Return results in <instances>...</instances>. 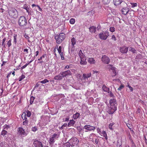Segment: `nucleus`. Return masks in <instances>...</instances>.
<instances>
[{
	"label": "nucleus",
	"mask_w": 147,
	"mask_h": 147,
	"mask_svg": "<svg viewBox=\"0 0 147 147\" xmlns=\"http://www.w3.org/2000/svg\"><path fill=\"white\" fill-rule=\"evenodd\" d=\"M11 39H10L9 40L7 41L6 45L7 46V47L9 48L10 47L11 45Z\"/></svg>",
	"instance_id": "obj_30"
},
{
	"label": "nucleus",
	"mask_w": 147,
	"mask_h": 147,
	"mask_svg": "<svg viewBox=\"0 0 147 147\" xmlns=\"http://www.w3.org/2000/svg\"><path fill=\"white\" fill-rule=\"evenodd\" d=\"M92 136L94 137L95 136V134L93 133L90 134L89 137V139H90L93 142L94 141V140H93V139L91 137Z\"/></svg>",
	"instance_id": "obj_42"
},
{
	"label": "nucleus",
	"mask_w": 147,
	"mask_h": 147,
	"mask_svg": "<svg viewBox=\"0 0 147 147\" xmlns=\"http://www.w3.org/2000/svg\"><path fill=\"white\" fill-rule=\"evenodd\" d=\"M28 65V63H26L25 65L21 67V69H23L25 68L26 67V66Z\"/></svg>",
	"instance_id": "obj_57"
},
{
	"label": "nucleus",
	"mask_w": 147,
	"mask_h": 147,
	"mask_svg": "<svg viewBox=\"0 0 147 147\" xmlns=\"http://www.w3.org/2000/svg\"><path fill=\"white\" fill-rule=\"evenodd\" d=\"M88 62L90 64H94L95 63V61L93 58H89L88 59Z\"/></svg>",
	"instance_id": "obj_24"
},
{
	"label": "nucleus",
	"mask_w": 147,
	"mask_h": 147,
	"mask_svg": "<svg viewBox=\"0 0 147 147\" xmlns=\"http://www.w3.org/2000/svg\"><path fill=\"white\" fill-rule=\"evenodd\" d=\"M109 96L111 97L114 98L115 97V96L112 93L111 91L109 92Z\"/></svg>",
	"instance_id": "obj_49"
},
{
	"label": "nucleus",
	"mask_w": 147,
	"mask_h": 147,
	"mask_svg": "<svg viewBox=\"0 0 147 147\" xmlns=\"http://www.w3.org/2000/svg\"><path fill=\"white\" fill-rule=\"evenodd\" d=\"M33 144L35 147H43L41 142L36 139L34 141Z\"/></svg>",
	"instance_id": "obj_12"
},
{
	"label": "nucleus",
	"mask_w": 147,
	"mask_h": 147,
	"mask_svg": "<svg viewBox=\"0 0 147 147\" xmlns=\"http://www.w3.org/2000/svg\"><path fill=\"white\" fill-rule=\"evenodd\" d=\"M6 40V38H5L2 40V45L3 46L4 48H5V42Z\"/></svg>",
	"instance_id": "obj_36"
},
{
	"label": "nucleus",
	"mask_w": 147,
	"mask_h": 147,
	"mask_svg": "<svg viewBox=\"0 0 147 147\" xmlns=\"http://www.w3.org/2000/svg\"><path fill=\"white\" fill-rule=\"evenodd\" d=\"M46 55L44 54L40 58H39L38 59V61H40L43 58H45V56H46Z\"/></svg>",
	"instance_id": "obj_50"
},
{
	"label": "nucleus",
	"mask_w": 147,
	"mask_h": 147,
	"mask_svg": "<svg viewBox=\"0 0 147 147\" xmlns=\"http://www.w3.org/2000/svg\"><path fill=\"white\" fill-rule=\"evenodd\" d=\"M34 99L35 98L33 96L31 97L30 100V104H32L33 103Z\"/></svg>",
	"instance_id": "obj_37"
},
{
	"label": "nucleus",
	"mask_w": 147,
	"mask_h": 147,
	"mask_svg": "<svg viewBox=\"0 0 147 147\" xmlns=\"http://www.w3.org/2000/svg\"><path fill=\"white\" fill-rule=\"evenodd\" d=\"M59 137V135L57 134H54L52 136H51L49 140V143L50 145L53 144L56 140H57Z\"/></svg>",
	"instance_id": "obj_6"
},
{
	"label": "nucleus",
	"mask_w": 147,
	"mask_h": 147,
	"mask_svg": "<svg viewBox=\"0 0 147 147\" xmlns=\"http://www.w3.org/2000/svg\"><path fill=\"white\" fill-rule=\"evenodd\" d=\"M109 30L111 32H113L115 31V28L114 27H111L109 28Z\"/></svg>",
	"instance_id": "obj_40"
},
{
	"label": "nucleus",
	"mask_w": 147,
	"mask_h": 147,
	"mask_svg": "<svg viewBox=\"0 0 147 147\" xmlns=\"http://www.w3.org/2000/svg\"><path fill=\"white\" fill-rule=\"evenodd\" d=\"M63 77L62 76H61H61L58 75L55 76L54 77V79L56 80H61Z\"/></svg>",
	"instance_id": "obj_26"
},
{
	"label": "nucleus",
	"mask_w": 147,
	"mask_h": 147,
	"mask_svg": "<svg viewBox=\"0 0 147 147\" xmlns=\"http://www.w3.org/2000/svg\"><path fill=\"white\" fill-rule=\"evenodd\" d=\"M40 82H38L36 84V85L35 86H34V88H33V90H34L35 88L38 87L40 85Z\"/></svg>",
	"instance_id": "obj_47"
},
{
	"label": "nucleus",
	"mask_w": 147,
	"mask_h": 147,
	"mask_svg": "<svg viewBox=\"0 0 147 147\" xmlns=\"http://www.w3.org/2000/svg\"><path fill=\"white\" fill-rule=\"evenodd\" d=\"M63 146V147H71V145L69 142V140L67 142L64 143Z\"/></svg>",
	"instance_id": "obj_25"
},
{
	"label": "nucleus",
	"mask_w": 147,
	"mask_h": 147,
	"mask_svg": "<svg viewBox=\"0 0 147 147\" xmlns=\"http://www.w3.org/2000/svg\"><path fill=\"white\" fill-rule=\"evenodd\" d=\"M128 47H126V46H124L120 47L119 50L121 53L126 54L127 53L128 51Z\"/></svg>",
	"instance_id": "obj_13"
},
{
	"label": "nucleus",
	"mask_w": 147,
	"mask_h": 147,
	"mask_svg": "<svg viewBox=\"0 0 147 147\" xmlns=\"http://www.w3.org/2000/svg\"><path fill=\"white\" fill-rule=\"evenodd\" d=\"M69 117H67L65 119H63V121H69Z\"/></svg>",
	"instance_id": "obj_59"
},
{
	"label": "nucleus",
	"mask_w": 147,
	"mask_h": 147,
	"mask_svg": "<svg viewBox=\"0 0 147 147\" xmlns=\"http://www.w3.org/2000/svg\"><path fill=\"white\" fill-rule=\"evenodd\" d=\"M122 2V0H113V3L115 5H119Z\"/></svg>",
	"instance_id": "obj_18"
},
{
	"label": "nucleus",
	"mask_w": 147,
	"mask_h": 147,
	"mask_svg": "<svg viewBox=\"0 0 147 147\" xmlns=\"http://www.w3.org/2000/svg\"><path fill=\"white\" fill-rule=\"evenodd\" d=\"M26 114L25 113H24V114H22V119L24 120L25 118H26Z\"/></svg>",
	"instance_id": "obj_52"
},
{
	"label": "nucleus",
	"mask_w": 147,
	"mask_h": 147,
	"mask_svg": "<svg viewBox=\"0 0 147 147\" xmlns=\"http://www.w3.org/2000/svg\"><path fill=\"white\" fill-rule=\"evenodd\" d=\"M129 11V9L127 7L123 8L121 10L122 13L124 15H126Z\"/></svg>",
	"instance_id": "obj_16"
},
{
	"label": "nucleus",
	"mask_w": 147,
	"mask_h": 147,
	"mask_svg": "<svg viewBox=\"0 0 147 147\" xmlns=\"http://www.w3.org/2000/svg\"><path fill=\"white\" fill-rule=\"evenodd\" d=\"M9 15L12 18L16 19L18 16V14L17 11L14 8H11L8 11Z\"/></svg>",
	"instance_id": "obj_3"
},
{
	"label": "nucleus",
	"mask_w": 147,
	"mask_h": 147,
	"mask_svg": "<svg viewBox=\"0 0 147 147\" xmlns=\"http://www.w3.org/2000/svg\"><path fill=\"white\" fill-rule=\"evenodd\" d=\"M81 58L80 64L81 65H84L86 64V59L85 57H82Z\"/></svg>",
	"instance_id": "obj_20"
},
{
	"label": "nucleus",
	"mask_w": 147,
	"mask_h": 147,
	"mask_svg": "<svg viewBox=\"0 0 147 147\" xmlns=\"http://www.w3.org/2000/svg\"><path fill=\"white\" fill-rule=\"evenodd\" d=\"M62 47L61 46H60L59 47L58 49H57V50L59 54H60V53H62L61 52V49Z\"/></svg>",
	"instance_id": "obj_43"
},
{
	"label": "nucleus",
	"mask_w": 147,
	"mask_h": 147,
	"mask_svg": "<svg viewBox=\"0 0 147 147\" xmlns=\"http://www.w3.org/2000/svg\"><path fill=\"white\" fill-rule=\"evenodd\" d=\"M83 128L87 130L85 131V132H88V131H94L96 129V127H95L91 125H87L84 126Z\"/></svg>",
	"instance_id": "obj_8"
},
{
	"label": "nucleus",
	"mask_w": 147,
	"mask_h": 147,
	"mask_svg": "<svg viewBox=\"0 0 147 147\" xmlns=\"http://www.w3.org/2000/svg\"><path fill=\"white\" fill-rule=\"evenodd\" d=\"M130 4L131 5V7H136L137 5V4L136 3H130Z\"/></svg>",
	"instance_id": "obj_44"
},
{
	"label": "nucleus",
	"mask_w": 147,
	"mask_h": 147,
	"mask_svg": "<svg viewBox=\"0 0 147 147\" xmlns=\"http://www.w3.org/2000/svg\"><path fill=\"white\" fill-rule=\"evenodd\" d=\"M128 87L129 88L130 90L132 92L133 91V89L132 87L131 86L129 85H128Z\"/></svg>",
	"instance_id": "obj_58"
},
{
	"label": "nucleus",
	"mask_w": 147,
	"mask_h": 147,
	"mask_svg": "<svg viewBox=\"0 0 147 147\" xmlns=\"http://www.w3.org/2000/svg\"><path fill=\"white\" fill-rule=\"evenodd\" d=\"M109 103L111 106H114L117 107V103L115 98H113L111 99L109 101Z\"/></svg>",
	"instance_id": "obj_14"
},
{
	"label": "nucleus",
	"mask_w": 147,
	"mask_h": 147,
	"mask_svg": "<svg viewBox=\"0 0 147 147\" xmlns=\"http://www.w3.org/2000/svg\"><path fill=\"white\" fill-rule=\"evenodd\" d=\"M79 140L76 137H73L69 140V142L71 145V147H78V144Z\"/></svg>",
	"instance_id": "obj_4"
},
{
	"label": "nucleus",
	"mask_w": 147,
	"mask_h": 147,
	"mask_svg": "<svg viewBox=\"0 0 147 147\" xmlns=\"http://www.w3.org/2000/svg\"><path fill=\"white\" fill-rule=\"evenodd\" d=\"M28 120H25L23 122V124L24 125H26L28 124Z\"/></svg>",
	"instance_id": "obj_54"
},
{
	"label": "nucleus",
	"mask_w": 147,
	"mask_h": 147,
	"mask_svg": "<svg viewBox=\"0 0 147 147\" xmlns=\"http://www.w3.org/2000/svg\"><path fill=\"white\" fill-rule=\"evenodd\" d=\"M23 8L25 9L26 11L28 13V15H31V9L28 7L27 6H24V7H23Z\"/></svg>",
	"instance_id": "obj_17"
},
{
	"label": "nucleus",
	"mask_w": 147,
	"mask_h": 147,
	"mask_svg": "<svg viewBox=\"0 0 147 147\" xmlns=\"http://www.w3.org/2000/svg\"><path fill=\"white\" fill-rule=\"evenodd\" d=\"M109 36V32L107 31L105 32L102 31L99 34L98 36L99 38L103 40H106Z\"/></svg>",
	"instance_id": "obj_5"
},
{
	"label": "nucleus",
	"mask_w": 147,
	"mask_h": 147,
	"mask_svg": "<svg viewBox=\"0 0 147 147\" xmlns=\"http://www.w3.org/2000/svg\"><path fill=\"white\" fill-rule=\"evenodd\" d=\"M60 56L61 57V59L62 60H64V58L63 57V53H60Z\"/></svg>",
	"instance_id": "obj_56"
},
{
	"label": "nucleus",
	"mask_w": 147,
	"mask_h": 147,
	"mask_svg": "<svg viewBox=\"0 0 147 147\" xmlns=\"http://www.w3.org/2000/svg\"><path fill=\"white\" fill-rule=\"evenodd\" d=\"M18 25L21 27L26 26L27 24V22L26 17L24 16H20L18 19Z\"/></svg>",
	"instance_id": "obj_1"
},
{
	"label": "nucleus",
	"mask_w": 147,
	"mask_h": 147,
	"mask_svg": "<svg viewBox=\"0 0 147 147\" xmlns=\"http://www.w3.org/2000/svg\"><path fill=\"white\" fill-rule=\"evenodd\" d=\"M90 31L92 33H95L96 31V27L92 26L90 27L89 28Z\"/></svg>",
	"instance_id": "obj_19"
},
{
	"label": "nucleus",
	"mask_w": 147,
	"mask_h": 147,
	"mask_svg": "<svg viewBox=\"0 0 147 147\" xmlns=\"http://www.w3.org/2000/svg\"><path fill=\"white\" fill-rule=\"evenodd\" d=\"M78 55L80 58L84 57V54L82 53V50H80L78 53Z\"/></svg>",
	"instance_id": "obj_31"
},
{
	"label": "nucleus",
	"mask_w": 147,
	"mask_h": 147,
	"mask_svg": "<svg viewBox=\"0 0 147 147\" xmlns=\"http://www.w3.org/2000/svg\"><path fill=\"white\" fill-rule=\"evenodd\" d=\"M80 114L78 113H76V114L73 115V118L74 119H77L79 116Z\"/></svg>",
	"instance_id": "obj_28"
},
{
	"label": "nucleus",
	"mask_w": 147,
	"mask_h": 147,
	"mask_svg": "<svg viewBox=\"0 0 147 147\" xmlns=\"http://www.w3.org/2000/svg\"><path fill=\"white\" fill-rule=\"evenodd\" d=\"M49 81L48 80H47V79H45L43 80H42V81H39L38 82H40L42 84H45L47 82H49Z\"/></svg>",
	"instance_id": "obj_35"
},
{
	"label": "nucleus",
	"mask_w": 147,
	"mask_h": 147,
	"mask_svg": "<svg viewBox=\"0 0 147 147\" xmlns=\"http://www.w3.org/2000/svg\"><path fill=\"white\" fill-rule=\"evenodd\" d=\"M7 132L5 130H3L1 133V135L3 136L6 134H7Z\"/></svg>",
	"instance_id": "obj_39"
},
{
	"label": "nucleus",
	"mask_w": 147,
	"mask_h": 147,
	"mask_svg": "<svg viewBox=\"0 0 147 147\" xmlns=\"http://www.w3.org/2000/svg\"><path fill=\"white\" fill-rule=\"evenodd\" d=\"M25 77L24 75L22 74L20 77L19 78V81H21L22 80L24 79Z\"/></svg>",
	"instance_id": "obj_38"
},
{
	"label": "nucleus",
	"mask_w": 147,
	"mask_h": 147,
	"mask_svg": "<svg viewBox=\"0 0 147 147\" xmlns=\"http://www.w3.org/2000/svg\"><path fill=\"white\" fill-rule=\"evenodd\" d=\"M107 67L108 68L109 70L111 69L112 71L114 70L115 69V68L112 65H107Z\"/></svg>",
	"instance_id": "obj_29"
},
{
	"label": "nucleus",
	"mask_w": 147,
	"mask_h": 147,
	"mask_svg": "<svg viewBox=\"0 0 147 147\" xmlns=\"http://www.w3.org/2000/svg\"><path fill=\"white\" fill-rule=\"evenodd\" d=\"M117 110V107L110 105L107 109V112L109 114H112Z\"/></svg>",
	"instance_id": "obj_7"
},
{
	"label": "nucleus",
	"mask_w": 147,
	"mask_h": 147,
	"mask_svg": "<svg viewBox=\"0 0 147 147\" xmlns=\"http://www.w3.org/2000/svg\"><path fill=\"white\" fill-rule=\"evenodd\" d=\"M26 116L28 117H30L31 115V112L30 111H28L27 112H26Z\"/></svg>",
	"instance_id": "obj_46"
},
{
	"label": "nucleus",
	"mask_w": 147,
	"mask_h": 147,
	"mask_svg": "<svg viewBox=\"0 0 147 147\" xmlns=\"http://www.w3.org/2000/svg\"><path fill=\"white\" fill-rule=\"evenodd\" d=\"M91 76V74L90 73L88 74H83V75L84 79L85 80L87 79L88 78L90 77Z\"/></svg>",
	"instance_id": "obj_21"
},
{
	"label": "nucleus",
	"mask_w": 147,
	"mask_h": 147,
	"mask_svg": "<svg viewBox=\"0 0 147 147\" xmlns=\"http://www.w3.org/2000/svg\"><path fill=\"white\" fill-rule=\"evenodd\" d=\"M17 35L16 34H14L13 35V42L15 44L17 43Z\"/></svg>",
	"instance_id": "obj_34"
},
{
	"label": "nucleus",
	"mask_w": 147,
	"mask_h": 147,
	"mask_svg": "<svg viewBox=\"0 0 147 147\" xmlns=\"http://www.w3.org/2000/svg\"><path fill=\"white\" fill-rule=\"evenodd\" d=\"M111 39L112 40H113L114 41H116L117 40L115 36L114 35H113L112 36V37Z\"/></svg>",
	"instance_id": "obj_51"
},
{
	"label": "nucleus",
	"mask_w": 147,
	"mask_h": 147,
	"mask_svg": "<svg viewBox=\"0 0 147 147\" xmlns=\"http://www.w3.org/2000/svg\"><path fill=\"white\" fill-rule=\"evenodd\" d=\"M101 60L105 64H108L110 62V59L107 56L105 55H103L101 58Z\"/></svg>",
	"instance_id": "obj_10"
},
{
	"label": "nucleus",
	"mask_w": 147,
	"mask_h": 147,
	"mask_svg": "<svg viewBox=\"0 0 147 147\" xmlns=\"http://www.w3.org/2000/svg\"><path fill=\"white\" fill-rule=\"evenodd\" d=\"M18 131V134L19 135H20L22 137H24L27 135V134L25 132L24 129L22 127H19Z\"/></svg>",
	"instance_id": "obj_9"
},
{
	"label": "nucleus",
	"mask_w": 147,
	"mask_h": 147,
	"mask_svg": "<svg viewBox=\"0 0 147 147\" xmlns=\"http://www.w3.org/2000/svg\"><path fill=\"white\" fill-rule=\"evenodd\" d=\"M114 125L113 123H110L109 126V128L111 129H113V128H112V127L113 125Z\"/></svg>",
	"instance_id": "obj_53"
},
{
	"label": "nucleus",
	"mask_w": 147,
	"mask_h": 147,
	"mask_svg": "<svg viewBox=\"0 0 147 147\" xmlns=\"http://www.w3.org/2000/svg\"><path fill=\"white\" fill-rule=\"evenodd\" d=\"M24 36L25 37V38L27 39H29L30 38L29 36L27 35H26L25 34L24 35Z\"/></svg>",
	"instance_id": "obj_63"
},
{
	"label": "nucleus",
	"mask_w": 147,
	"mask_h": 147,
	"mask_svg": "<svg viewBox=\"0 0 147 147\" xmlns=\"http://www.w3.org/2000/svg\"><path fill=\"white\" fill-rule=\"evenodd\" d=\"M101 134L103 135V136L105 137V138L106 140H107V137L105 131H103L101 133Z\"/></svg>",
	"instance_id": "obj_33"
},
{
	"label": "nucleus",
	"mask_w": 147,
	"mask_h": 147,
	"mask_svg": "<svg viewBox=\"0 0 147 147\" xmlns=\"http://www.w3.org/2000/svg\"><path fill=\"white\" fill-rule=\"evenodd\" d=\"M37 130V128L36 127H32L31 128L32 131L34 132L36 131Z\"/></svg>",
	"instance_id": "obj_45"
},
{
	"label": "nucleus",
	"mask_w": 147,
	"mask_h": 147,
	"mask_svg": "<svg viewBox=\"0 0 147 147\" xmlns=\"http://www.w3.org/2000/svg\"><path fill=\"white\" fill-rule=\"evenodd\" d=\"M102 89L105 92L109 93V88L105 85H103L102 87Z\"/></svg>",
	"instance_id": "obj_22"
},
{
	"label": "nucleus",
	"mask_w": 147,
	"mask_h": 147,
	"mask_svg": "<svg viewBox=\"0 0 147 147\" xmlns=\"http://www.w3.org/2000/svg\"><path fill=\"white\" fill-rule=\"evenodd\" d=\"M75 122V121H74L73 119L70 120L69 122L68 123V127H69L71 126H73Z\"/></svg>",
	"instance_id": "obj_23"
},
{
	"label": "nucleus",
	"mask_w": 147,
	"mask_h": 147,
	"mask_svg": "<svg viewBox=\"0 0 147 147\" xmlns=\"http://www.w3.org/2000/svg\"><path fill=\"white\" fill-rule=\"evenodd\" d=\"M97 130L98 133H99L100 134H101V131H100V129L99 128H97Z\"/></svg>",
	"instance_id": "obj_64"
},
{
	"label": "nucleus",
	"mask_w": 147,
	"mask_h": 147,
	"mask_svg": "<svg viewBox=\"0 0 147 147\" xmlns=\"http://www.w3.org/2000/svg\"><path fill=\"white\" fill-rule=\"evenodd\" d=\"M71 65H66L64 68L65 69H67L69 68L70 67Z\"/></svg>",
	"instance_id": "obj_60"
},
{
	"label": "nucleus",
	"mask_w": 147,
	"mask_h": 147,
	"mask_svg": "<svg viewBox=\"0 0 147 147\" xmlns=\"http://www.w3.org/2000/svg\"><path fill=\"white\" fill-rule=\"evenodd\" d=\"M129 51L132 52L134 53H137V51L136 49L132 47H131L129 48Z\"/></svg>",
	"instance_id": "obj_27"
},
{
	"label": "nucleus",
	"mask_w": 147,
	"mask_h": 147,
	"mask_svg": "<svg viewBox=\"0 0 147 147\" xmlns=\"http://www.w3.org/2000/svg\"><path fill=\"white\" fill-rule=\"evenodd\" d=\"M98 73V71H93V73L92 74H94L95 76H97V73Z\"/></svg>",
	"instance_id": "obj_61"
},
{
	"label": "nucleus",
	"mask_w": 147,
	"mask_h": 147,
	"mask_svg": "<svg viewBox=\"0 0 147 147\" xmlns=\"http://www.w3.org/2000/svg\"><path fill=\"white\" fill-rule=\"evenodd\" d=\"M65 34L63 33H61L59 35H57L55 36V39L57 44H60L65 38Z\"/></svg>",
	"instance_id": "obj_2"
},
{
	"label": "nucleus",
	"mask_w": 147,
	"mask_h": 147,
	"mask_svg": "<svg viewBox=\"0 0 147 147\" xmlns=\"http://www.w3.org/2000/svg\"><path fill=\"white\" fill-rule=\"evenodd\" d=\"M111 1V0H102V2L105 4H108Z\"/></svg>",
	"instance_id": "obj_32"
},
{
	"label": "nucleus",
	"mask_w": 147,
	"mask_h": 147,
	"mask_svg": "<svg viewBox=\"0 0 147 147\" xmlns=\"http://www.w3.org/2000/svg\"><path fill=\"white\" fill-rule=\"evenodd\" d=\"M71 51H73L74 49V45L76 44V40L75 38H73L71 39Z\"/></svg>",
	"instance_id": "obj_15"
},
{
	"label": "nucleus",
	"mask_w": 147,
	"mask_h": 147,
	"mask_svg": "<svg viewBox=\"0 0 147 147\" xmlns=\"http://www.w3.org/2000/svg\"><path fill=\"white\" fill-rule=\"evenodd\" d=\"M61 74L63 77H66L70 76L72 74L70 70H67L61 72Z\"/></svg>",
	"instance_id": "obj_11"
},
{
	"label": "nucleus",
	"mask_w": 147,
	"mask_h": 147,
	"mask_svg": "<svg viewBox=\"0 0 147 147\" xmlns=\"http://www.w3.org/2000/svg\"><path fill=\"white\" fill-rule=\"evenodd\" d=\"M124 87L123 85H121L120 87L118 88V90H121Z\"/></svg>",
	"instance_id": "obj_55"
},
{
	"label": "nucleus",
	"mask_w": 147,
	"mask_h": 147,
	"mask_svg": "<svg viewBox=\"0 0 147 147\" xmlns=\"http://www.w3.org/2000/svg\"><path fill=\"white\" fill-rule=\"evenodd\" d=\"M75 22V20L74 18H71L69 20V22L71 24H74Z\"/></svg>",
	"instance_id": "obj_41"
},
{
	"label": "nucleus",
	"mask_w": 147,
	"mask_h": 147,
	"mask_svg": "<svg viewBox=\"0 0 147 147\" xmlns=\"http://www.w3.org/2000/svg\"><path fill=\"white\" fill-rule=\"evenodd\" d=\"M112 75L113 77L117 75V73L115 69L113 71Z\"/></svg>",
	"instance_id": "obj_48"
},
{
	"label": "nucleus",
	"mask_w": 147,
	"mask_h": 147,
	"mask_svg": "<svg viewBox=\"0 0 147 147\" xmlns=\"http://www.w3.org/2000/svg\"><path fill=\"white\" fill-rule=\"evenodd\" d=\"M9 127V126L8 125H5L4 126V129H8Z\"/></svg>",
	"instance_id": "obj_62"
}]
</instances>
